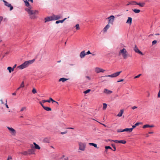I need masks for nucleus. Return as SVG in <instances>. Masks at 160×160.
<instances>
[{
	"mask_svg": "<svg viewBox=\"0 0 160 160\" xmlns=\"http://www.w3.org/2000/svg\"><path fill=\"white\" fill-rule=\"evenodd\" d=\"M124 132H132V129L130 128H126L124 129Z\"/></svg>",
	"mask_w": 160,
	"mask_h": 160,
	"instance_id": "nucleus-22",
	"label": "nucleus"
},
{
	"mask_svg": "<svg viewBox=\"0 0 160 160\" xmlns=\"http://www.w3.org/2000/svg\"><path fill=\"white\" fill-rule=\"evenodd\" d=\"M123 81V79H121L120 80H119V81H118L117 82H122Z\"/></svg>",
	"mask_w": 160,
	"mask_h": 160,
	"instance_id": "nucleus-57",
	"label": "nucleus"
},
{
	"mask_svg": "<svg viewBox=\"0 0 160 160\" xmlns=\"http://www.w3.org/2000/svg\"><path fill=\"white\" fill-rule=\"evenodd\" d=\"M124 132V129L122 130V129H119L117 130V132Z\"/></svg>",
	"mask_w": 160,
	"mask_h": 160,
	"instance_id": "nucleus-43",
	"label": "nucleus"
},
{
	"mask_svg": "<svg viewBox=\"0 0 160 160\" xmlns=\"http://www.w3.org/2000/svg\"><path fill=\"white\" fill-rule=\"evenodd\" d=\"M42 101L43 103H44V102H47V100H43Z\"/></svg>",
	"mask_w": 160,
	"mask_h": 160,
	"instance_id": "nucleus-61",
	"label": "nucleus"
},
{
	"mask_svg": "<svg viewBox=\"0 0 160 160\" xmlns=\"http://www.w3.org/2000/svg\"><path fill=\"white\" fill-rule=\"evenodd\" d=\"M113 142L115 143H119V140H115L113 141Z\"/></svg>",
	"mask_w": 160,
	"mask_h": 160,
	"instance_id": "nucleus-50",
	"label": "nucleus"
},
{
	"mask_svg": "<svg viewBox=\"0 0 160 160\" xmlns=\"http://www.w3.org/2000/svg\"><path fill=\"white\" fill-rule=\"evenodd\" d=\"M112 146L114 148L113 151H115L116 150V148L114 144H112Z\"/></svg>",
	"mask_w": 160,
	"mask_h": 160,
	"instance_id": "nucleus-42",
	"label": "nucleus"
},
{
	"mask_svg": "<svg viewBox=\"0 0 160 160\" xmlns=\"http://www.w3.org/2000/svg\"><path fill=\"white\" fill-rule=\"evenodd\" d=\"M89 144L91 146H93L96 148H98V147H97V145L95 143H89Z\"/></svg>",
	"mask_w": 160,
	"mask_h": 160,
	"instance_id": "nucleus-23",
	"label": "nucleus"
},
{
	"mask_svg": "<svg viewBox=\"0 0 160 160\" xmlns=\"http://www.w3.org/2000/svg\"><path fill=\"white\" fill-rule=\"evenodd\" d=\"M137 108V107L136 106H133V107H132V109H134Z\"/></svg>",
	"mask_w": 160,
	"mask_h": 160,
	"instance_id": "nucleus-53",
	"label": "nucleus"
},
{
	"mask_svg": "<svg viewBox=\"0 0 160 160\" xmlns=\"http://www.w3.org/2000/svg\"><path fill=\"white\" fill-rule=\"evenodd\" d=\"M132 10L136 13H139L140 11V10L136 9H132Z\"/></svg>",
	"mask_w": 160,
	"mask_h": 160,
	"instance_id": "nucleus-29",
	"label": "nucleus"
},
{
	"mask_svg": "<svg viewBox=\"0 0 160 160\" xmlns=\"http://www.w3.org/2000/svg\"><path fill=\"white\" fill-rule=\"evenodd\" d=\"M67 19L66 18H65L64 19H63V20H58V21H56V24H58L60 22H61V23H63V22Z\"/></svg>",
	"mask_w": 160,
	"mask_h": 160,
	"instance_id": "nucleus-26",
	"label": "nucleus"
},
{
	"mask_svg": "<svg viewBox=\"0 0 160 160\" xmlns=\"http://www.w3.org/2000/svg\"><path fill=\"white\" fill-rule=\"evenodd\" d=\"M16 92H14L12 93V95H16Z\"/></svg>",
	"mask_w": 160,
	"mask_h": 160,
	"instance_id": "nucleus-63",
	"label": "nucleus"
},
{
	"mask_svg": "<svg viewBox=\"0 0 160 160\" xmlns=\"http://www.w3.org/2000/svg\"><path fill=\"white\" fill-rule=\"evenodd\" d=\"M114 16L113 15H111L108 17V19H109L108 24H113V22L114 20Z\"/></svg>",
	"mask_w": 160,
	"mask_h": 160,
	"instance_id": "nucleus-8",
	"label": "nucleus"
},
{
	"mask_svg": "<svg viewBox=\"0 0 160 160\" xmlns=\"http://www.w3.org/2000/svg\"><path fill=\"white\" fill-rule=\"evenodd\" d=\"M157 42V41L156 40H154L152 42V44L153 45H154L155 44H156Z\"/></svg>",
	"mask_w": 160,
	"mask_h": 160,
	"instance_id": "nucleus-45",
	"label": "nucleus"
},
{
	"mask_svg": "<svg viewBox=\"0 0 160 160\" xmlns=\"http://www.w3.org/2000/svg\"><path fill=\"white\" fill-rule=\"evenodd\" d=\"M79 149L81 151H84L85 150L86 144L85 143L79 142L78 143Z\"/></svg>",
	"mask_w": 160,
	"mask_h": 160,
	"instance_id": "nucleus-4",
	"label": "nucleus"
},
{
	"mask_svg": "<svg viewBox=\"0 0 160 160\" xmlns=\"http://www.w3.org/2000/svg\"><path fill=\"white\" fill-rule=\"evenodd\" d=\"M68 79H69L68 78H62L59 79V82L62 81V82H64L66 81L67 80H68Z\"/></svg>",
	"mask_w": 160,
	"mask_h": 160,
	"instance_id": "nucleus-20",
	"label": "nucleus"
},
{
	"mask_svg": "<svg viewBox=\"0 0 160 160\" xmlns=\"http://www.w3.org/2000/svg\"><path fill=\"white\" fill-rule=\"evenodd\" d=\"M105 148L106 149H112V148L110 146H105Z\"/></svg>",
	"mask_w": 160,
	"mask_h": 160,
	"instance_id": "nucleus-44",
	"label": "nucleus"
},
{
	"mask_svg": "<svg viewBox=\"0 0 160 160\" xmlns=\"http://www.w3.org/2000/svg\"><path fill=\"white\" fill-rule=\"evenodd\" d=\"M122 72V71H120L117 72L115 73H114L111 75H106L104 76H102L100 77V78L101 79V80L102 81V82L105 81V80L103 79V78L105 77H110L111 78H115L116 77L119 75L120 73Z\"/></svg>",
	"mask_w": 160,
	"mask_h": 160,
	"instance_id": "nucleus-3",
	"label": "nucleus"
},
{
	"mask_svg": "<svg viewBox=\"0 0 160 160\" xmlns=\"http://www.w3.org/2000/svg\"><path fill=\"white\" fill-rule=\"evenodd\" d=\"M16 66H17V65L16 64L14 65L13 67L12 68H13V70H14V68H15V67H16Z\"/></svg>",
	"mask_w": 160,
	"mask_h": 160,
	"instance_id": "nucleus-59",
	"label": "nucleus"
},
{
	"mask_svg": "<svg viewBox=\"0 0 160 160\" xmlns=\"http://www.w3.org/2000/svg\"><path fill=\"white\" fill-rule=\"evenodd\" d=\"M2 1L4 2V5L5 6L10 8V11H11L13 9V7L12 6L11 4L4 0H3Z\"/></svg>",
	"mask_w": 160,
	"mask_h": 160,
	"instance_id": "nucleus-7",
	"label": "nucleus"
},
{
	"mask_svg": "<svg viewBox=\"0 0 160 160\" xmlns=\"http://www.w3.org/2000/svg\"><path fill=\"white\" fill-rule=\"evenodd\" d=\"M28 155H30L31 154H35V149L33 145H32L31 147V149H29L28 150Z\"/></svg>",
	"mask_w": 160,
	"mask_h": 160,
	"instance_id": "nucleus-5",
	"label": "nucleus"
},
{
	"mask_svg": "<svg viewBox=\"0 0 160 160\" xmlns=\"http://www.w3.org/2000/svg\"><path fill=\"white\" fill-rule=\"evenodd\" d=\"M50 100H51L52 103L56 102V101L53 100L52 98H50Z\"/></svg>",
	"mask_w": 160,
	"mask_h": 160,
	"instance_id": "nucleus-49",
	"label": "nucleus"
},
{
	"mask_svg": "<svg viewBox=\"0 0 160 160\" xmlns=\"http://www.w3.org/2000/svg\"><path fill=\"white\" fill-rule=\"evenodd\" d=\"M68 132L67 131H65V132H61V133L62 134H66V133H67Z\"/></svg>",
	"mask_w": 160,
	"mask_h": 160,
	"instance_id": "nucleus-47",
	"label": "nucleus"
},
{
	"mask_svg": "<svg viewBox=\"0 0 160 160\" xmlns=\"http://www.w3.org/2000/svg\"><path fill=\"white\" fill-rule=\"evenodd\" d=\"M24 2L25 3V6L28 7V8H29L30 7H32V6L30 5L28 1H27V0H26L25 1H24Z\"/></svg>",
	"mask_w": 160,
	"mask_h": 160,
	"instance_id": "nucleus-21",
	"label": "nucleus"
},
{
	"mask_svg": "<svg viewBox=\"0 0 160 160\" xmlns=\"http://www.w3.org/2000/svg\"><path fill=\"white\" fill-rule=\"evenodd\" d=\"M26 107H23L21 108L20 110V111L19 112H22L24 111L26 109Z\"/></svg>",
	"mask_w": 160,
	"mask_h": 160,
	"instance_id": "nucleus-34",
	"label": "nucleus"
},
{
	"mask_svg": "<svg viewBox=\"0 0 160 160\" xmlns=\"http://www.w3.org/2000/svg\"><path fill=\"white\" fill-rule=\"evenodd\" d=\"M103 106L102 109L103 110H105L107 108V104L105 103H103Z\"/></svg>",
	"mask_w": 160,
	"mask_h": 160,
	"instance_id": "nucleus-30",
	"label": "nucleus"
},
{
	"mask_svg": "<svg viewBox=\"0 0 160 160\" xmlns=\"http://www.w3.org/2000/svg\"><path fill=\"white\" fill-rule=\"evenodd\" d=\"M12 157L11 156H8L7 158V160H11L12 159Z\"/></svg>",
	"mask_w": 160,
	"mask_h": 160,
	"instance_id": "nucleus-46",
	"label": "nucleus"
},
{
	"mask_svg": "<svg viewBox=\"0 0 160 160\" xmlns=\"http://www.w3.org/2000/svg\"><path fill=\"white\" fill-rule=\"evenodd\" d=\"M133 50L136 52L142 55H143V54L138 49L136 45H135Z\"/></svg>",
	"mask_w": 160,
	"mask_h": 160,
	"instance_id": "nucleus-9",
	"label": "nucleus"
},
{
	"mask_svg": "<svg viewBox=\"0 0 160 160\" xmlns=\"http://www.w3.org/2000/svg\"><path fill=\"white\" fill-rule=\"evenodd\" d=\"M20 88H23L24 87V82L23 81L22 82V83H21L20 85Z\"/></svg>",
	"mask_w": 160,
	"mask_h": 160,
	"instance_id": "nucleus-38",
	"label": "nucleus"
},
{
	"mask_svg": "<svg viewBox=\"0 0 160 160\" xmlns=\"http://www.w3.org/2000/svg\"><path fill=\"white\" fill-rule=\"evenodd\" d=\"M136 127V126H135V125H133L132 126V128H130L131 129H132V131L133 129L135 128V127Z\"/></svg>",
	"mask_w": 160,
	"mask_h": 160,
	"instance_id": "nucleus-52",
	"label": "nucleus"
},
{
	"mask_svg": "<svg viewBox=\"0 0 160 160\" xmlns=\"http://www.w3.org/2000/svg\"><path fill=\"white\" fill-rule=\"evenodd\" d=\"M51 101V100H50V98H49V100H47V102H50Z\"/></svg>",
	"mask_w": 160,
	"mask_h": 160,
	"instance_id": "nucleus-60",
	"label": "nucleus"
},
{
	"mask_svg": "<svg viewBox=\"0 0 160 160\" xmlns=\"http://www.w3.org/2000/svg\"><path fill=\"white\" fill-rule=\"evenodd\" d=\"M86 78H87V79H88V80H90V79H90V78L89 77H88V76H86Z\"/></svg>",
	"mask_w": 160,
	"mask_h": 160,
	"instance_id": "nucleus-58",
	"label": "nucleus"
},
{
	"mask_svg": "<svg viewBox=\"0 0 160 160\" xmlns=\"http://www.w3.org/2000/svg\"><path fill=\"white\" fill-rule=\"evenodd\" d=\"M122 56L124 59H126L127 58L128 56V54H127V53H125V54H124L122 55Z\"/></svg>",
	"mask_w": 160,
	"mask_h": 160,
	"instance_id": "nucleus-33",
	"label": "nucleus"
},
{
	"mask_svg": "<svg viewBox=\"0 0 160 160\" xmlns=\"http://www.w3.org/2000/svg\"><path fill=\"white\" fill-rule=\"evenodd\" d=\"M53 20H57L60 19L61 18L60 16L59 15H53L52 16Z\"/></svg>",
	"mask_w": 160,
	"mask_h": 160,
	"instance_id": "nucleus-17",
	"label": "nucleus"
},
{
	"mask_svg": "<svg viewBox=\"0 0 160 160\" xmlns=\"http://www.w3.org/2000/svg\"><path fill=\"white\" fill-rule=\"evenodd\" d=\"M34 61V59H33L26 61L20 65L18 66V68L20 69H24L28 67L29 65L33 63Z\"/></svg>",
	"mask_w": 160,
	"mask_h": 160,
	"instance_id": "nucleus-2",
	"label": "nucleus"
},
{
	"mask_svg": "<svg viewBox=\"0 0 160 160\" xmlns=\"http://www.w3.org/2000/svg\"><path fill=\"white\" fill-rule=\"evenodd\" d=\"M132 19L131 17H129L126 21V23L129 25H131L132 23Z\"/></svg>",
	"mask_w": 160,
	"mask_h": 160,
	"instance_id": "nucleus-15",
	"label": "nucleus"
},
{
	"mask_svg": "<svg viewBox=\"0 0 160 160\" xmlns=\"http://www.w3.org/2000/svg\"><path fill=\"white\" fill-rule=\"evenodd\" d=\"M137 5H139L141 7H143L145 5V3L144 2H142V3H137Z\"/></svg>",
	"mask_w": 160,
	"mask_h": 160,
	"instance_id": "nucleus-28",
	"label": "nucleus"
},
{
	"mask_svg": "<svg viewBox=\"0 0 160 160\" xmlns=\"http://www.w3.org/2000/svg\"><path fill=\"white\" fill-rule=\"evenodd\" d=\"M21 153L24 155H28V151H24L23 152H22Z\"/></svg>",
	"mask_w": 160,
	"mask_h": 160,
	"instance_id": "nucleus-31",
	"label": "nucleus"
},
{
	"mask_svg": "<svg viewBox=\"0 0 160 160\" xmlns=\"http://www.w3.org/2000/svg\"><path fill=\"white\" fill-rule=\"evenodd\" d=\"M158 98H160V91H159L158 95Z\"/></svg>",
	"mask_w": 160,
	"mask_h": 160,
	"instance_id": "nucleus-54",
	"label": "nucleus"
},
{
	"mask_svg": "<svg viewBox=\"0 0 160 160\" xmlns=\"http://www.w3.org/2000/svg\"><path fill=\"white\" fill-rule=\"evenodd\" d=\"M110 26L108 24L103 28V31L104 32H106L108 29L110 27Z\"/></svg>",
	"mask_w": 160,
	"mask_h": 160,
	"instance_id": "nucleus-14",
	"label": "nucleus"
},
{
	"mask_svg": "<svg viewBox=\"0 0 160 160\" xmlns=\"http://www.w3.org/2000/svg\"><path fill=\"white\" fill-rule=\"evenodd\" d=\"M140 124V123L139 122H137L135 124V126H138Z\"/></svg>",
	"mask_w": 160,
	"mask_h": 160,
	"instance_id": "nucleus-55",
	"label": "nucleus"
},
{
	"mask_svg": "<svg viewBox=\"0 0 160 160\" xmlns=\"http://www.w3.org/2000/svg\"><path fill=\"white\" fill-rule=\"evenodd\" d=\"M126 142L125 140H119V143H121L122 144H125Z\"/></svg>",
	"mask_w": 160,
	"mask_h": 160,
	"instance_id": "nucleus-36",
	"label": "nucleus"
},
{
	"mask_svg": "<svg viewBox=\"0 0 160 160\" xmlns=\"http://www.w3.org/2000/svg\"><path fill=\"white\" fill-rule=\"evenodd\" d=\"M32 7H30L29 8H25V10L27 11L31 19H34L36 18L35 14L38 13V11L37 10H33L32 9Z\"/></svg>",
	"mask_w": 160,
	"mask_h": 160,
	"instance_id": "nucleus-1",
	"label": "nucleus"
},
{
	"mask_svg": "<svg viewBox=\"0 0 160 160\" xmlns=\"http://www.w3.org/2000/svg\"><path fill=\"white\" fill-rule=\"evenodd\" d=\"M129 4H130L133 5V4H136L137 5V2L135 1H132L130 2H129Z\"/></svg>",
	"mask_w": 160,
	"mask_h": 160,
	"instance_id": "nucleus-32",
	"label": "nucleus"
},
{
	"mask_svg": "<svg viewBox=\"0 0 160 160\" xmlns=\"http://www.w3.org/2000/svg\"><path fill=\"white\" fill-rule=\"evenodd\" d=\"M0 102H1V104L5 105V102H4L3 101V100H2V99H0Z\"/></svg>",
	"mask_w": 160,
	"mask_h": 160,
	"instance_id": "nucleus-40",
	"label": "nucleus"
},
{
	"mask_svg": "<svg viewBox=\"0 0 160 160\" xmlns=\"http://www.w3.org/2000/svg\"><path fill=\"white\" fill-rule=\"evenodd\" d=\"M32 92L33 94H35L37 93V91L34 88H33L32 89Z\"/></svg>",
	"mask_w": 160,
	"mask_h": 160,
	"instance_id": "nucleus-37",
	"label": "nucleus"
},
{
	"mask_svg": "<svg viewBox=\"0 0 160 160\" xmlns=\"http://www.w3.org/2000/svg\"><path fill=\"white\" fill-rule=\"evenodd\" d=\"M76 29L77 30H78L80 29L79 25V24H77L75 26Z\"/></svg>",
	"mask_w": 160,
	"mask_h": 160,
	"instance_id": "nucleus-35",
	"label": "nucleus"
},
{
	"mask_svg": "<svg viewBox=\"0 0 160 160\" xmlns=\"http://www.w3.org/2000/svg\"><path fill=\"white\" fill-rule=\"evenodd\" d=\"M28 1L31 2H32V3H33V0H28Z\"/></svg>",
	"mask_w": 160,
	"mask_h": 160,
	"instance_id": "nucleus-64",
	"label": "nucleus"
},
{
	"mask_svg": "<svg viewBox=\"0 0 160 160\" xmlns=\"http://www.w3.org/2000/svg\"><path fill=\"white\" fill-rule=\"evenodd\" d=\"M45 22H48L52 20H53L52 18V16L51 17H47L45 19Z\"/></svg>",
	"mask_w": 160,
	"mask_h": 160,
	"instance_id": "nucleus-13",
	"label": "nucleus"
},
{
	"mask_svg": "<svg viewBox=\"0 0 160 160\" xmlns=\"http://www.w3.org/2000/svg\"><path fill=\"white\" fill-rule=\"evenodd\" d=\"M5 105L6 108L8 109L9 108V107L8 105L7 104V99H6L5 100Z\"/></svg>",
	"mask_w": 160,
	"mask_h": 160,
	"instance_id": "nucleus-39",
	"label": "nucleus"
},
{
	"mask_svg": "<svg viewBox=\"0 0 160 160\" xmlns=\"http://www.w3.org/2000/svg\"><path fill=\"white\" fill-rule=\"evenodd\" d=\"M33 144L35 145V148L36 149H40L41 148L35 142H34Z\"/></svg>",
	"mask_w": 160,
	"mask_h": 160,
	"instance_id": "nucleus-25",
	"label": "nucleus"
},
{
	"mask_svg": "<svg viewBox=\"0 0 160 160\" xmlns=\"http://www.w3.org/2000/svg\"><path fill=\"white\" fill-rule=\"evenodd\" d=\"M85 52V51H83L80 53V57L81 58H83L85 57L86 55Z\"/></svg>",
	"mask_w": 160,
	"mask_h": 160,
	"instance_id": "nucleus-16",
	"label": "nucleus"
},
{
	"mask_svg": "<svg viewBox=\"0 0 160 160\" xmlns=\"http://www.w3.org/2000/svg\"><path fill=\"white\" fill-rule=\"evenodd\" d=\"M40 104L42 106V107H43V108L44 107V106L43 105V104L41 102H40Z\"/></svg>",
	"mask_w": 160,
	"mask_h": 160,
	"instance_id": "nucleus-56",
	"label": "nucleus"
},
{
	"mask_svg": "<svg viewBox=\"0 0 160 160\" xmlns=\"http://www.w3.org/2000/svg\"><path fill=\"white\" fill-rule=\"evenodd\" d=\"M7 128L12 135L14 136L16 135V132L14 129L11 127H7Z\"/></svg>",
	"mask_w": 160,
	"mask_h": 160,
	"instance_id": "nucleus-6",
	"label": "nucleus"
},
{
	"mask_svg": "<svg viewBox=\"0 0 160 160\" xmlns=\"http://www.w3.org/2000/svg\"><path fill=\"white\" fill-rule=\"evenodd\" d=\"M105 71V70L103 69L99 68H95V71L97 73H99L100 72H103Z\"/></svg>",
	"mask_w": 160,
	"mask_h": 160,
	"instance_id": "nucleus-10",
	"label": "nucleus"
},
{
	"mask_svg": "<svg viewBox=\"0 0 160 160\" xmlns=\"http://www.w3.org/2000/svg\"><path fill=\"white\" fill-rule=\"evenodd\" d=\"M43 108L47 111H51L52 110L51 108L45 106Z\"/></svg>",
	"mask_w": 160,
	"mask_h": 160,
	"instance_id": "nucleus-27",
	"label": "nucleus"
},
{
	"mask_svg": "<svg viewBox=\"0 0 160 160\" xmlns=\"http://www.w3.org/2000/svg\"><path fill=\"white\" fill-rule=\"evenodd\" d=\"M123 113V110L122 109L121 110L118 114L117 115V116L121 117L122 116V114Z\"/></svg>",
	"mask_w": 160,
	"mask_h": 160,
	"instance_id": "nucleus-19",
	"label": "nucleus"
},
{
	"mask_svg": "<svg viewBox=\"0 0 160 160\" xmlns=\"http://www.w3.org/2000/svg\"><path fill=\"white\" fill-rule=\"evenodd\" d=\"M91 53L90 52V51L89 50L88 51L86 54H91Z\"/></svg>",
	"mask_w": 160,
	"mask_h": 160,
	"instance_id": "nucleus-51",
	"label": "nucleus"
},
{
	"mask_svg": "<svg viewBox=\"0 0 160 160\" xmlns=\"http://www.w3.org/2000/svg\"><path fill=\"white\" fill-rule=\"evenodd\" d=\"M112 91L110 90H108L106 88L103 91V92L107 94H110L112 93Z\"/></svg>",
	"mask_w": 160,
	"mask_h": 160,
	"instance_id": "nucleus-12",
	"label": "nucleus"
},
{
	"mask_svg": "<svg viewBox=\"0 0 160 160\" xmlns=\"http://www.w3.org/2000/svg\"><path fill=\"white\" fill-rule=\"evenodd\" d=\"M91 91L90 89H88L87 90H86V91H85L84 92V93L85 94H86V93H87L88 92H89L90 91Z\"/></svg>",
	"mask_w": 160,
	"mask_h": 160,
	"instance_id": "nucleus-41",
	"label": "nucleus"
},
{
	"mask_svg": "<svg viewBox=\"0 0 160 160\" xmlns=\"http://www.w3.org/2000/svg\"><path fill=\"white\" fill-rule=\"evenodd\" d=\"M154 125H149L148 124H146L144 125L143 126L142 128H153L154 127Z\"/></svg>",
	"mask_w": 160,
	"mask_h": 160,
	"instance_id": "nucleus-18",
	"label": "nucleus"
},
{
	"mask_svg": "<svg viewBox=\"0 0 160 160\" xmlns=\"http://www.w3.org/2000/svg\"><path fill=\"white\" fill-rule=\"evenodd\" d=\"M68 129H73L74 128H67Z\"/></svg>",
	"mask_w": 160,
	"mask_h": 160,
	"instance_id": "nucleus-62",
	"label": "nucleus"
},
{
	"mask_svg": "<svg viewBox=\"0 0 160 160\" xmlns=\"http://www.w3.org/2000/svg\"><path fill=\"white\" fill-rule=\"evenodd\" d=\"M141 75V74H139L138 75H137V76H136L135 77H134V78H138Z\"/></svg>",
	"mask_w": 160,
	"mask_h": 160,
	"instance_id": "nucleus-48",
	"label": "nucleus"
},
{
	"mask_svg": "<svg viewBox=\"0 0 160 160\" xmlns=\"http://www.w3.org/2000/svg\"><path fill=\"white\" fill-rule=\"evenodd\" d=\"M127 51L126 50L125 48H123V49L120 50L119 54V55L121 54L122 55L125 53H127Z\"/></svg>",
	"mask_w": 160,
	"mask_h": 160,
	"instance_id": "nucleus-11",
	"label": "nucleus"
},
{
	"mask_svg": "<svg viewBox=\"0 0 160 160\" xmlns=\"http://www.w3.org/2000/svg\"><path fill=\"white\" fill-rule=\"evenodd\" d=\"M7 69L8 70L9 73H11V72L14 71L13 68L10 67H8Z\"/></svg>",
	"mask_w": 160,
	"mask_h": 160,
	"instance_id": "nucleus-24",
	"label": "nucleus"
}]
</instances>
